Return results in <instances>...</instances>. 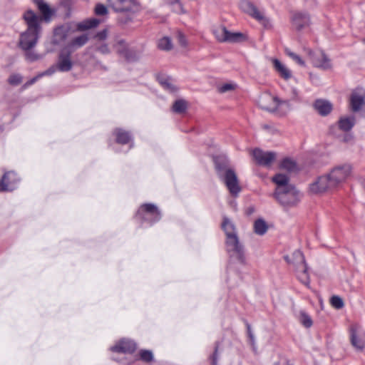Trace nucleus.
<instances>
[{
	"label": "nucleus",
	"instance_id": "obj_43",
	"mask_svg": "<svg viewBox=\"0 0 365 365\" xmlns=\"http://www.w3.org/2000/svg\"><path fill=\"white\" fill-rule=\"evenodd\" d=\"M8 83L11 86H18L22 83V76L20 74H11L8 78Z\"/></svg>",
	"mask_w": 365,
	"mask_h": 365
},
{
	"label": "nucleus",
	"instance_id": "obj_2",
	"mask_svg": "<svg viewBox=\"0 0 365 365\" xmlns=\"http://www.w3.org/2000/svg\"><path fill=\"white\" fill-rule=\"evenodd\" d=\"M27 29L21 33L19 38V47L22 50L33 49L37 44L41 32V18L31 9L27 10L23 15Z\"/></svg>",
	"mask_w": 365,
	"mask_h": 365
},
{
	"label": "nucleus",
	"instance_id": "obj_52",
	"mask_svg": "<svg viewBox=\"0 0 365 365\" xmlns=\"http://www.w3.org/2000/svg\"><path fill=\"white\" fill-rule=\"evenodd\" d=\"M250 344L252 345L253 349H255V339L254 334L248 336Z\"/></svg>",
	"mask_w": 365,
	"mask_h": 365
},
{
	"label": "nucleus",
	"instance_id": "obj_55",
	"mask_svg": "<svg viewBox=\"0 0 365 365\" xmlns=\"http://www.w3.org/2000/svg\"><path fill=\"white\" fill-rule=\"evenodd\" d=\"M253 212H254V209L252 207H251V208L248 209V210L247 212V215H251Z\"/></svg>",
	"mask_w": 365,
	"mask_h": 365
},
{
	"label": "nucleus",
	"instance_id": "obj_48",
	"mask_svg": "<svg viewBox=\"0 0 365 365\" xmlns=\"http://www.w3.org/2000/svg\"><path fill=\"white\" fill-rule=\"evenodd\" d=\"M96 49L102 54H108L110 52L108 46L106 43L98 46Z\"/></svg>",
	"mask_w": 365,
	"mask_h": 365
},
{
	"label": "nucleus",
	"instance_id": "obj_1",
	"mask_svg": "<svg viewBox=\"0 0 365 365\" xmlns=\"http://www.w3.org/2000/svg\"><path fill=\"white\" fill-rule=\"evenodd\" d=\"M350 173L351 166L348 164L336 166L329 174L319 177L310 184L309 190L313 194H319L335 188L347 178Z\"/></svg>",
	"mask_w": 365,
	"mask_h": 365
},
{
	"label": "nucleus",
	"instance_id": "obj_4",
	"mask_svg": "<svg viewBox=\"0 0 365 365\" xmlns=\"http://www.w3.org/2000/svg\"><path fill=\"white\" fill-rule=\"evenodd\" d=\"M108 2L115 12L122 14L118 21L123 24L133 21L135 14L140 11V4L136 0H108Z\"/></svg>",
	"mask_w": 365,
	"mask_h": 365
},
{
	"label": "nucleus",
	"instance_id": "obj_45",
	"mask_svg": "<svg viewBox=\"0 0 365 365\" xmlns=\"http://www.w3.org/2000/svg\"><path fill=\"white\" fill-rule=\"evenodd\" d=\"M25 51L26 58L31 61H35L41 58V56L35 53L32 49L24 50Z\"/></svg>",
	"mask_w": 365,
	"mask_h": 365
},
{
	"label": "nucleus",
	"instance_id": "obj_38",
	"mask_svg": "<svg viewBox=\"0 0 365 365\" xmlns=\"http://www.w3.org/2000/svg\"><path fill=\"white\" fill-rule=\"evenodd\" d=\"M168 4L171 6L172 10L176 14H185V10L180 0H169Z\"/></svg>",
	"mask_w": 365,
	"mask_h": 365
},
{
	"label": "nucleus",
	"instance_id": "obj_42",
	"mask_svg": "<svg viewBox=\"0 0 365 365\" xmlns=\"http://www.w3.org/2000/svg\"><path fill=\"white\" fill-rule=\"evenodd\" d=\"M285 53L291 58H292L294 61H296L299 65L302 66H305L304 61L302 59V58L299 56H298L295 53L292 52L288 48H286Z\"/></svg>",
	"mask_w": 365,
	"mask_h": 365
},
{
	"label": "nucleus",
	"instance_id": "obj_17",
	"mask_svg": "<svg viewBox=\"0 0 365 365\" xmlns=\"http://www.w3.org/2000/svg\"><path fill=\"white\" fill-rule=\"evenodd\" d=\"M136 348V344L133 341L123 339L115 345L111 346L110 350L117 353L133 354L135 351Z\"/></svg>",
	"mask_w": 365,
	"mask_h": 365
},
{
	"label": "nucleus",
	"instance_id": "obj_54",
	"mask_svg": "<svg viewBox=\"0 0 365 365\" xmlns=\"http://www.w3.org/2000/svg\"><path fill=\"white\" fill-rule=\"evenodd\" d=\"M284 259L288 264H292V259H291L289 255L284 256Z\"/></svg>",
	"mask_w": 365,
	"mask_h": 365
},
{
	"label": "nucleus",
	"instance_id": "obj_10",
	"mask_svg": "<svg viewBox=\"0 0 365 365\" xmlns=\"http://www.w3.org/2000/svg\"><path fill=\"white\" fill-rule=\"evenodd\" d=\"M252 157L258 165L269 168L276 160L277 154L274 151H264L260 148L252 150Z\"/></svg>",
	"mask_w": 365,
	"mask_h": 365
},
{
	"label": "nucleus",
	"instance_id": "obj_24",
	"mask_svg": "<svg viewBox=\"0 0 365 365\" xmlns=\"http://www.w3.org/2000/svg\"><path fill=\"white\" fill-rule=\"evenodd\" d=\"M274 70L284 79L288 80L292 77L291 71L277 58L272 59Z\"/></svg>",
	"mask_w": 365,
	"mask_h": 365
},
{
	"label": "nucleus",
	"instance_id": "obj_7",
	"mask_svg": "<svg viewBox=\"0 0 365 365\" xmlns=\"http://www.w3.org/2000/svg\"><path fill=\"white\" fill-rule=\"evenodd\" d=\"M217 177L224 182L232 196L237 197L241 192L242 188L234 168L227 170L225 172L218 175Z\"/></svg>",
	"mask_w": 365,
	"mask_h": 365
},
{
	"label": "nucleus",
	"instance_id": "obj_49",
	"mask_svg": "<svg viewBox=\"0 0 365 365\" xmlns=\"http://www.w3.org/2000/svg\"><path fill=\"white\" fill-rule=\"evenodd\" d=\"M95 37L101 41L105 40L107 38V30L103 29V30L98 32L96 34Z\"/></svg>",
	"mask_w": 365,
	"mask_h": 365
},
{
	"label": "nucleus",
	"instance_id": "obj_39",
	"mask_svg": "<svg viewBox=\"0 0 365 365\" xmlns=\"http://www.w3.org/2000/svg\"><path fill=\"white\" fill-rule=\"evenodd\" d=\"M122 57L128 61H136L139 58V55L135 50L128 48Z\"/></svg>",
	"mask_w": 365,
	"mask_h": 365
},
{
	"label": "nucleus",
	"instance_id": "obj_47",
	"mask_svg": "<svg viewBox=\"0 0 365 365\" xmlns=\"http://www.w3.org/2000/svg\"><path fill=\"white\" fill-rule=\"evenodd\" d=\"M177 38H178V43L181 46L185 47L187 46V43L186 38L182 32H180V31L178 32Z\"/></svg>",
	"mask_w": 365,
	"mask_h": 365
},
{
	"label": "nucleus",
	"instance_id": "obj_25",
	"mask_svg": "<svg viewBox=\"0 0 365 365\" xmlns=\"http://www.w3.org/2000/svg\"><path fill=\"white\" fill-rule=\"evenodd\" d=\"M157 79H158V83L162 86V88L164 90L175 91L180 88L175 83L173 78L169 76H164V75H159V76H158Z\"/></svg>",
	"mask_w": 365,
	"mask_h": 365
},
{
	"label": "nucleus",
	"instance_id": "obj_50",
	"mask_svg": "<svg viewBox=\"0 0 365 365\" xmlns=\"http://www.w3.org/2000/svg\"><path fill=\"white\" fill-rule=\"evenodd\" d=\"M217 350H218V342L215 343V351L211 357L212 364L217 365Z\"/></svg>",
	"mask_w": 365,
	"mask_h": 365
},
{
	"label": "nucleus",
	"instance_id": "obj_16",
	"mask_svg": "<svg viewBox=\"0 0 365 365\" xmlns=\"http://www.w3.org/2000/svg\"><path fill=\"white\" fill-rule=\"evenodd\" d=\"M291 21L292 26L297 31L309 26L310 24V16L307 12L294 11L292 13Z\"/></svg>",
	"mask_w": 365,
	"mask_h": 365
},
{
	"label": "nucleus",
	"instance_id": "obj_33",
	"mask_svg": "<svg viewBox=\"0 0 365 365\" xmlns=\"http://www.w3.org/2000/svg\"><path fill=\"white\" fill-rule=\"evenodd\" d=\"M158 48L162 51H168L173 49V45L170 37L164 36L159 39Z\"/></svg>",
	"mask_w": 365,
	"mask_h": 365
},
{
	"label": "nucleus",
	"instance_id": "obj_31",
	"mask_svg": "<svg viewBox=\"0 0 365 365\" xmlns=\"http://www.w3.org/2000/svg\"><path fill=\"white\" fill-rule=\"evenodd\" d=\"M268 230L266 221L262 218L256 220L254 222V232L258 235H264Z\"/></svg>",
	"mask_w": 365,
	"mask_h": 365
},
{
	"label": "nucleus",
	"instance_id": "obj_5",
	"mask_svg": "<svg viewBox=\"0 0 365 365\" xmlns=\"http://www.w3.org/2000/svg\"><path fill=\"white\" fill-rule=\"evenodd\" d=\"M162 215L158 207L152 203H145L138 210L135 217L140 220L142 226L147 224L152 226L161 219Z\"/></svg>",
	"mask_w": 365,
	"mask_h": 365
},
{
	"label": "nucleus",
	"instance_id": "obj_20",
	"mask_svg": "<svg viewBox=\"0 0 365 365\" xmlns=\"http://www.w3.org/2000/svg\"><path fill=\"white\" fill-rule=\"evenodd\" d=\"M314 109L322 116L328 115L333 109L332 103L325 99H317L313 105Z\"/></svg>",
	"mask_w": 365,
	"mask_h": 365
},
{
	"label": "nucleus",
	"instance_id": "obj_18",
	"mask_svg": "<svg viewBox=\"0 0 365 365\" xmlns=\"http://www.w3.org/2000/svg\"><path fill=\"white\" fill-rule=\"evenodd\" d=\"M349 105L354 113L361 111V115L365 118V96H359L357 93H352L349 98Z\"/></svg>",
	"mask_w": 365,
	"mask_h": 365
},
{
	"label": "nucleus",
	"instance_id": "obj_29",
	"mask_svg": "<svg viewBox=\"0 0 365 365\" xmlns=\"http://www.w3.org/2000/svg\"><path fill=\"white\" fill-rule=\"evenodd\" d=\"M89 38L88 34H82L73 38L68 44V48L71 50H76L81 48L88 41Z\"/></svg>",
	"mask_w": 365,
	"mask_h": 365
},
{
	"label": "nucleus",
	"instance_id": "obj_28",
	"mask_svg": "<svg viewBox=\"0 0 365 365\" xmlns=\"http://www.w3.org/2000/svg\"><path fill=\"white\" fill-rule=\"evenodd\" d=\"M292 264H295L299 269L302 266V272L307 273V264L304 254L300 250H297L292 253Z\"/></svg>",
	"mask_w": 365,
	"mask_h": 365
},
{
	"label": "nucleus",
	"instance_id": "obj_27",
	"mask_svg": "<svg viewBox=\"0 0 365 365\" xmlns=\"http://www.w3.org/2000/svg\"><path fill=\"white\" fill-rule=\"evenodd\" d=\"M356 123V118L354 115L341 117L338 121V125L341 130L348 132L352 129Z\"/></svg>",
	"mask_w": 365,
	"mask_h": 365
},
{
	"label": "nucleus",
	"instance_id": "obj_60",
	"mask_svg": "<svg viewBox=\"0 0 365 365\" xmlns=\"http://www.w3.org/2000/svg\"><path fill=\"white\" fill-rule=\"evenodd\" d=\"M362 41L365 43V38Z\"/></svg>",
	"mask_w": 365,
	"mask_h": 365
},
{
	"label": "nucleus",
	"instance_id": "obj_6",
	"mask_svg": "<svg viewBox=\"0 0 365 365\" xmlns=\"http://www.w3.org/2000/svg\"><path fill=\"white\" fill-rule=\"evenodd\" d=\"M73 66L72 61L69 54H60L58 61L56 65H53L45 71L34 77L30 81H27L23 86L25 89L28 86L34 84L40 77L43 76H51L56 72L58 69L62 72H67L71 70Z\"/></svg>",
	"mask_w": 365,
	"mask_h": 365
},
{
	"label": "nucleus",
	"instance_id": "obj_44",
	"mask_svg": "<svg viewBox=\"0 0 365 365\" xmlns=\"http://www.w3.org/2000/svg\"><path fill=\"white\" fill-rule=\"evenodd\" d=\"M217 88L219 90V91H227L229 90H237L240 88L237 83L230 82L223 85H219Z\"/></svg>",
	"mask_w": 365,
	"mask_h": 365
},
{
	"label": "nucleus",
	"instance_id": "obj_3",
	"mask_svg": "<svg viewBox=\"0 0 365 365\" xmlns=\"http://www.w3.org/2000/svg\"><path fill=\"white\" fill-rule=\"evenodd\" d=\"M222 229L226 235V250L230 261H236L241 264H245L246 257L244 246L240 243L235 232V225L227 217L223 218Z\"/></svg>",
	"mask_w": 365,
	"mask_h": 365
},
{
	"label": "nucleus",
	"instance_id": "obj_30",
	"mask_svg": "<svg viewBox=\"0 0 365 365\" xmlns=\"http://www.w3.org/2000/svg\"><path fill=\"white\" fill-rule=\"evenodd\" d=\"M100 24V20L93 18L86 19L81 22H79L76 26V29L79 31H84L88 29L96 28Z\"/></svg>",
	"mask_w": 365,
	"mask_h": 365
},
{
	"label": "nucleus",
	"instance_id": "obj_8",
	"mask_svg": "<svg viewBox=\"0 0 365 365\" xmlns=\"http://www.w3.org/2000/svg\"><path fill=\"white\" fill-rule=\"evenodd\" d=\"M298 193L295 187L292 186V189H276L273 195L282 206H293L298 201Z\"/></svg>",
	"mask_w": 365,
	"mask_h": 365
},
{
	"label": "nucleus",
	"instance_id": "obj_46",
	"mask_svg": "<svg viewBox=\"0 0 365 365\" xmlns=\"http://www.w3.org/2000/svg\"><path fill=\"white\" fill-rule=\"evenodd\" d=\"M94 11L97 16H104L108 14V9L106 6L102 4H97Z\"/></svg>",
	"mask_w": 365,
	"mask_h": 365
},
{
	"label": "nucleus",
	"instance_id": "obj_36",
	"mask_svg": "<svg viewBox=\"0 0 365 365\" xmlns=\"http://www.w3.org/2000/svg\"><path fill=\"white\" fill-rule=\"evenodd\" d=\"M299 322L306 328H310L313 324L311 317L303 310L299 312Z\"/></svg>",
	"mask_w": 365,
	"mask_h": 365
},
{
	"label": "nucleus",
	"instance_id": "obj_57",
	"mask_svg": "<svg viewBox=\"0 0 365 365\" xmlns=\"http://www.w3.org/2000/svg\"><path fill=\"white\" fill-rule=\"evenodd\" d=\"M264 128L268 129V128H269V126L268 125H264Z\"/></svg>",
	"mask_w": 365,
	"mask_h": 365
},
{
	"label": "nucleus",
	"instance_id": "obj_19",
	"mask_svg": "<svg viewBox=\"0 0 365 365\" xmlns=\"http://www.w3.org/2000/svg\"><path fill=\"white\" fill-rule=\"evenodd\" d=\"M213 162L217 175L233 168L229 158L224 154L213 156Z\"/></svg>",
	"mask_w": 365,
	"mask_h": 365
},
{
	"label": "nucleus",
	"instance_id": "obj_34",
	"mask_svg": "<svg viewBox=\"0 0 365 365\" xmlns=\"http://www.w3.org/2000/svg\"><path fill=\"white\" fill-rule=\"evenodd\" d=\"M279 167L281 169L286 170L289 172L294 171L297 168V163L290 158H284L280 163Z\"/></svg>",
	"mask_w": 365,
	"mask_h": 365
},
{
	"label": "nucleus",
	"instance_id": "obj_11",
	"mask_svg": "<svg viewBox=\"0 0 365 365\" xmlns=\"http://www.w3.org/2000/svg\"><path fill=\"white\" fill-rule=\"evenodd\" d=\"M240 9L246 14L266 25L269 23V20L264 16V14L261 12L257 6L249 0H241L240 3Z\"/></svg>",
	"mask_w": 365,
	"mask_h": 365
},
{
	"label": "nucleus",
	"instance_id": "obj_21",
	"mask_svg": "<svg viewBox=\"0 0 365 365\" xmlns=\"http://www.w3.org/2000/svg\"><path fill=\"white\" fill-rule=\"evenodd\" d=\"M34 2L42 14V16H38L39 18H41V21L44 20L46 22L50 21L51 16L54 14V11L52 10L49 6L43 1V0H34Z\"/></svg>",
	"mask_w": 365,
	"mask_h": 365
},
{
	"label": "nucleus",
	"instance_id": "obj_22",
	"mask_svg": "<svg viewBox=\"0 0 365 365\" xmlns=\"http://www.w3.org/2000/svg\"><path fill=\"white\" fill-rule=\"evenodd\" d=\"M350 341L351 345L359 350H362L365 347V339L358 333L354 326L350 328Z\"/></svg>",
	"mask_w": 365,
	"mask_h": 365
},
{
	"label": "nucleus",
	"instance_id": "obj_51",
	"mask_svg": "<svg viewBox=\"0 0 365 365\" xmlns=\"http://www.w3.org/2000/svg\"><path fill=\"white\" fill-rule=\"evenodd\" d=\"M245 325L247 328V336L254 334L252 331L251 325L248 323V322L245 321Z\"/></svg>",
	"mask_w": 365,
	"mask_h": 365
},
{
	"label": "nucleus",
	"instance_id": "obj_14",
	"mask_svg": "<svg viewBox=\"0 0 365 365\" xmlns=\"http://www.w3.org/2000/svg\"><path fill=\"white\" fill-rule=\"evenodd\" d=\"M215 38L220 42H239L243 38L241 33H231L225 26H220L213 31Z\"/></svg>",
	"mask_w": 365,
	"mask_h": 365
},
{
	"label": "nucleus",
	"instance_id": "obj_35",
	"mask_svg": "<svg viewBox=\"0 0 365 365\" xmlns=\"http://www.w3.org/2000/svg\"><path fill=\"white\" fill-rule=\"evenodd\" d=\"M187 109V102L183 99L176 100L173 105V110L176 113H183Z\"/></svg>",
	"mask_w": 365,
	"mask_h": 365
},
{
	"label": "nucleus",
	"instance_id": "obj_13",
	"mask_svg": "<svg viewBox=\"0 0 365 365\" xmlns=\"http://www.w3.org/2000/svg\"><path fill=\"white\" fill-rule=\"evenodd\" d=\"M308 55L314 66L322 70H329L331 68L330 59L323 51H313L309 49Z\"/></svg>",
	"mask_w": 365,
	"mask_h": 365
},
{
	"label": "nucleus",
	"instance_id": "obj_23",
	"mask_svg": "<svg viewBox=\"0 0 365 365\" xmlns=\"http://www.w3.org/2000/svg\"><path fill=\"white\" fill-rule=\"evenodd\" d=\"M272 180L274 184H276V189L280 188L282 190H284L287 188L289 189H289H292V186H294L293 185L289 183V178L285 174L277 173L272 177Z\"/></svg>",
	"mask_w": 365,
	"mask_h": 365
},
{
	"label": "nucleus",
	"instance_id": "obj_53",
	"mask_svg": "<svg viewBox=\"0 0 365 365\" xmlns=\"http://www.w3.org/2000/svg\"><path fill=\"white\" fill-rule=\"evenodd\" d=\"M282 365H294L289 360L286 358H282Z\"/></svg>",
	"mask_w": 365,
	"mask_h": 365
},
{
	"label": "nucleus",
	"instance_id": "obj_41",
	"mask_svg": "<svg viewBox=\"0 0 365 365\" xmlns=\"http://www.w3.org/2000/svg\"><path fill=\"white\" fill-rule=\"evenodd\" d=\"M331 305L336 309H341L344 307L343 299L338 295H333L329 300Z\"/></svg>",
	"mask_w": 365,
	"mask_h": 365
},
{
	"label": "nucleus",
	"instance_id": "obj_9",
	"mask_svg": "<svg viewBox=\"0 0 365 365\" xmlns=\"http://www.w3.org/2000/svg\"><path fill=\"white\" fill-rule=\"evenodd\" d=\"M282 103H287V101H281L277 96L272 94V93H262L259 98V106L265 110L269 112H274L277 110V107Z\"/></svg>",
	"mask_w": 365,
	"mask_h": 365
},
{
	"label": "nucleus",
	"instance_id": "obj_37",
	"mask_svg": "<svg viewBox=\"0 0 365 365\" xmlns=\"http://www.w3.org/2000/svg\"><path fill=\"white\" fill-rule=\"evenodd\" d=\"M89 64L93 67L95 70H101V71H106L107 67L97 58L92 55L89 58Z\"/></svg>",
	"mask_w": 365,
	"mask_h": 365
},
{
	"label": "nucleus",
	"instance_id": "obj_40",
	"mask_svg": "<svg viewBox=\"0 0 365 365\" xmlns=\"http://www.w3.org/2000/svg\"><path fill=\"white\" fill-rule=\"evenodd\" d=\"M139 356L141 361L146 363H149L153 361V354L150 350L141 349L139 351Z\"/></svg>",
	"mask_w": 365,
	"mask_h": 365
},
{
	"label": "nucleus",
	"instance_id": "obj_12",
	"mask_svg": "<svg viewBox=\"0 0 365 365\" xmlns=\"http://www.w3.org/2000/svg\"><path fill=\"white\" fill-rule=\"evenodd\" d=\"M20 180V178L14 171L6 172L0 180V190L11 192L16 189Z\"/></svg>",
	"mask_w": 365,
	"mask_h": 365
},
{
	"label": "nucleus",
	"instance_id": "obj_26",
	"mask_svg": "<svg viewBox=\"0 0 365 365\" xmlns=\"http://www.w3.org/2000/svg\"><path fill=\"white\" fill-rule=\"evenodd\" d=\"M113 134L115 135V141L118 144H128L132 140L130 133L122 128H115L113 131Z\"/></svg>",
	"mask_w": 365,
	"mask_h": 365
},
{
	"label": "nucleus",
	"instance_id": "obj_15",
	"mask_svg": "<svg viewBox=\"0 0 365 365\" xmlns=\"http://www.w3.org/2000/svg\"><path fill=\"white\" fill-rule=\"evenodd\" d=\"M71 27L68 24L61 25L53 30V36L51 41L53 46H61L66 40Z\"/></svg>",
	"mask_w": 365,
	"mask_h": 365
},
{
	"label": "nucleus",
	"instance_id": "obj_56",
	"mask_svg": "<svg viewBox=\"0 0 365 365\" xmlns=\"http://www.w3.org/2000/svg\"><path fill=\"white\" fill-rule=\"evenodd\" d=\"M274 365H282V359L277 362H274Z\"/></svg>",
	"mask_w": 365,
	"mask_h": 365
},
{
	"label": "nucleus",
	"instance_id": "obj_58",
	"mask_svg": "<svg viewBox=\"0 0 365 365\" xmlns=\"http://www.w3.org/2000/svg\"><path fill=\"white\" fill-rule=\"evenodd\" d=\"M133 143L132 142V143H130V146H129V149H130V148H133Z\"/></svg>",
	"mask_w": 365,
	"mask_h": 365
},
{
	"label": "nucleus",
	"instance_id": "obj_59",
	"mask_svg": "<svg viewBox=\"0 0 365 365\" xmlns=\"http://www.w3.org/2000/svg\"><path fill=\"white\" fill-rule=\"evenodd\" d=\"M3 130V128L1 126H0V132H1Z\"/></svg>",
	"mask_w": 365,
	"mask_h": 365
},
{
	"label": "nucleus",
	"instance_id": "obj_32",
	"mask_svg": "<svg viewBox=\"0 0 365 365\" xmlns=\"http://www.w3.org/2000/svg\"><path fill=\"white\" fill-rule=\"evenodd\" d=\"M113 48L115 50L116 53L122 56L123 54L126 51V50L129 48L126 41L123 38H116L115 41L113 44Z\"/></svg>",
	"mask_w": 365,
	"mask_h": 365
}]
</instances>
